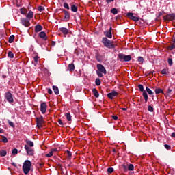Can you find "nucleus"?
I'll list each match as a JSON object with an SVG mask.
<instances>
[{
	"instance_id": "f257e3e1",
	"label": "nucleus",
	"mask_w": 175,
	"mask_h": 175,
	"mask_svg": "<svg viewBox=\"0 0 175 175\" xmlns=\"http://www.w3.org/2000/svg\"><path fill=\"white\" fill-rule=\"evenodd\" d=\"M102 43L104 44L105 47H107V49H116V47H117V44H113V42L110 41L106 37L103 38Z\"/></svg>"
},
{
	"instance_id": "f03ea898",
	"label": "nucleus",
	"mask_w": 175,
	"mask_h": 175,
	"mask_svg": "<svg viewBox=\"0 0 175 175\" xmlns=\"http://www.w3.org/2000/svg\"><path fill=\"white\" fill-rule=\"evenodd\" d=\"M31 166H32V163L29 160H26L23 163V170L25 174H28L31 170Z\"/></svg>"
},
{
	"instance_id": "7ed1b4c3",
	"label": "nucleus",
	"mask_w": 175,
	"mask_h": 175,
	"mask_svg": "<svg viewBox=\"0 0 175 175\" xmlns=\"http://www.w3.org/2000/svg\"><path fill=\"white\" fill-rule=\"evenodd\" d=\"M5 98L9 103H13L14 102V100L13 99V94H12L10 92H7L5 94Z\"/></svg>"
},
{
	"instance_id": "20e7f679",
	"label": "nucleus",
	"mask_w": 175,
	"mask_h": 175,
	"mask_svg": "<svg viewBox=\"0 0 175 175\" xmlns=\"http://www.w3.org/2000/svg\"><path fill=\"white\" fill-rule=\"evenodd\" d=\"M126 16L129 17L130 20H133V21H135V23L139 20V16H135V14L132 12L127 13Z\"/></svg>"
},
{
	"instance_id": "39448f33",
	"label": "nucleus",
	"mask_w": 175,
	"mask_h": 175,
	"mask_svg": "<svg viewBox=\"0 0 175 175\" xmlns=\"http://www.w3.org/2000/svg\"><path fill=\"white\" fill-rule=\"evenodd\" d=\"M62 12L64 13V17L62 19V21H69V20H70V14L66 10H62Z\"/></svg>"
},
{
	"instance_id": "423d86ee",
	"label": "nucleus",
	"mask_w": 175,
	"mask_h": 175,
	"mask_svg": "<svg viewBox=\"0 0 175 175\" xmlns=\"http://www.w3.org/2000/svg\"><path fill=\"white\" fill-rule=\"evenodd\" d=\"M25 149L26 150L27 155H29L30 157H33V154L35 153L32 148L28 146V145H25Z\"/></svg>"
},
{
	"instance_id": "0eeeda50",
	"label": "nucleus",
	"mask_w": 175,
	"mask_h": 175,
	"mask_svg": "<svg viewBox=\"0 0 175 175\" xmlns=\"http://www.w3.org/2000/svg\"><path fill=\"white\" fill-rule=\"evenodd\" d=\"M21 23L25 27H29V25H31V23H29V20L25 19L24 18H21Z\"/></svg>"
},
{
	"instance_id": "6e6552de",
	"label": "nucleus",
	"mask_w": 175,
	"mask_h": 175,
	"mask_svg": "<svg viewBox=\"0 0 175 175\" xmlns=\"http://www.w3.org/2000/svg\"><path fill=\"white\" fill-rule=\"evenodd\" d=\"M47 110V104L46 103H42L40 105V111L42 114H44Z\"/></svg>"
},
{
	"instance_id": "1a4fd4ad",
	"label": "nucleus",
	"mask_w": 175,
	"mask_h": 175,
	"mask_svg": "<svg viewBox=\"0 0 175 175\" xmlns=\"http://www.w3.org/2000/svg\"><path fill=\"white\" fill-rule=\"evenodd\" d=\"M97 69H98L99 72H100L101 73L106 75V68H105V66H103V65L100 64H97Z\"/></svg>"
},
{
	"instance_id": "9d476101",
	"label": "nucleus",
	"mask_w": 175,
	"mask_h": 175,
	"mask_svg": "<svg viewBox=\"0 0 175 175\" xmlns=\"http://www.w3.org/2000/svg\"><path fill=\"white\" fill-rule=\"evenodd\" d=\"M118 96V92L114 90L107 94V97L109 99H113L114 96Z\"/></svg>"
},
{
	"instance_id": "9b49d317",
	"label": "nucleus",
	"mask_w": 175,
	"mask_h": 175,
	"mask_svg": "<svg viewBox=\"0 0 175 175\" xmlns=\"http://www.w3.org/2000/svg\"><path fill=\"white\" fill-rule=\"evenodd\" d=\"M113 28L110 27L109 30L105 32V35L107 38H109V39H111L113 38V34L111 33Z\"/></svg>"
},
{
	"instance_id": "f8f14e48",
	"label": "nucleus",
	"mask_w": 175,
	"mask_h": 175,
	"mask_svg": "<svg viewBox=\"0 0 175 175\" xmlns=\"http://www.w3.org/2000/svg\"><path fill=\"white\" fill-rule=\"evenodd\" d=\"M37 126H42L43 124V117L36 118Z\"/></svg>"
},
{
	"instance_id": "ddd939ff",
	"label": "nucleus",
	"mask_w": 175,
	"mask_h": 175,
	"mask_svg": "<svg viewBox=\"0 0 175 175\" xmlns=\"http://www.w3.org/2000/svg\"><path fill=\"white\" fill-rule=\"evenodd\" d=\"M126 55L124 53H119L118 57L121 62H125V57Z\"/></svg>"
},
{
	"instance_id": "4468645a",
	"label": "nucleus",
	"mask_w": 175,
	"mask_h": 175,
	"mask_svg": "<svg viewBox=\"0 0 175 175\" xmlns=\"http://www.w3.org/2000/svg\"><path fill=\"white\" fill-rule=\"evenodd\" d=\"M39 36H40V38H41V39H43V40H47V36L46 34V32L41 31L39 33Z\"/></svg>"
},
{
	"instance_id": "2eb2a0df",
	"label": "nucleus",
	"mask_w": 175,
	"mask_h": 175,
	"mask_svg": "<svg viewBox=\"0 0 175 175\" xmlns=\"http://www.w3.org/2000/svg\"><path fill=\"white\" fill-rule=\"evenodd\" d=\"M59 30L61 31V32H62V33H64V35L66 36L68 35V33H69V30H68V29L65 28V27H62L59 29Z\"/></svg>"
},
{
	"instance_id": "dca6fc26",
	"label": "nucleus",
	"mask_w": 175,
	"mask_h": 175,
	"mask_svg": "<svg viewBox=\"0 0 175 175\" xmlns=\"http://www.w3.org/2000/svg\"><path fill=\"white\" fill-rule=\"evenodd\" d=\"M142 96L144 98L145 103L148 102V95L147 94V92H142Z\"/></svg>"
},
{
	"instance_id": "f3484780",
	"label": "nucleus",
	"mask_w": 175,
	"mask_h": 175,
	"mask_svg": "<svg viewBox=\"0 0 175 175\" xmlns=\"http://www.w3.org/2000/svg\"><path fill=\"white\" fill-rule=\"evenodd\" d=\"M26 17L27 18H28V20H31V18H33V12L29 11V13L26 14Z\"/></svg>"
},
{
	"instance_id": "a211bd4d",
	"label": "nucleus",
	"mask_w": 175,
	"mask_h": 175,
	"mask_svg": "<svg viewBox=\"0 0 175 175\" xmlns=\"http://www.w3.org/2000/svg\"><path fill=\"white\" fill-rule=\"evenodd\" d=\"M42 29H43V27H42V25H36L35 32H40V31H42Z\"/></svg>"
},
{
	"instance_id": "6ab92c4d",
	"label": "nucleus",
	"mask_w": 175,
	"mask_h": 175,
	"mask_svg": "<svg viewBox=\"0 0 175 175\" xmlns=\"http://www.w3.org/2000/svg\"><path fill=\"white\" fill-rule=\"evenodd\" d=\"M163 18H164L165 21H172V14H167V15L164 16Z\"/></svg>"
},
{
	"instance_id": "aec40b11",
	"label": "nucleus",
	"mask_w": 175,
	"mask_h": 175,
	"mask_svg": "<svg viewBox=\"0 0 175 175\" xmlns=\"http://www.w3.org/2000/svg\"><path fill=\"white\" fill-rule=\"evenodd\" d=\"M68 70H69V72H73V70H75V64H70L68 66Z\"/></svg>"
},
{
	"instance_id": "412c9836",
	"label": "nucleus",
	"mask_w": 175,
	"mask_h": 175,
	"mask_svg": "<svg viewBox=\"0 0 175 175\" xmlns=\"http://www.w3.org/2000/svg\"><path fill=\"white\" fill-rule=\"evenodd\" d=\"M92 93L94 95L95 98H98L99 96V92L96 88L92 89Z\"/></svg>"
},
{
	"instance_id": "4be33fe9",
	"label": "nucleus",
	"mask_w": 175,
	"mask_h": 175,
	"mask_svg": "<svg viewBox=\"0 0 175 175\" xmlns=\"http://www.w3.org/2000/svg\"><path fill=\"white\" fill-rule=\"evenodd\" d=\"M25 142L28 147H33V142L29 139H26Z\"/></svg>"
},
{
	"instance_id": "5701e85b",
	"label": "nucleus",
	"mask_w": 175,
	"mask_h": 175,
	"mask_svg": "<svg viewBox=\"0 0 175 175\" xmlns=\"http://www.w3.org/2000/svg\"><path fill=\"white\" fill-rule=\"evenodd\" d=\"M21 14H25V16H27V13L28 12V10H27V8H22L20 10Z\"/></svg>"
},
{
	"instance_id": "b1692460",
	"label": "nucleus",
	"mask_w": 175,
	"mask_h": 175,
	"mask_svg": "<svg viewBox=\"0 0 175 175\" xmlns=\"http://www.w3.org/2000/svg\"><path fill=\"white\" fill-rule=\"evenodd\" d=\"M52 88L55 95H58V94H59V90L58 89V87L53 85Z\"/></svg>"
},
{
	"instance_id": "393cba45",
	"label": "nucleus",
	"mask_w": 175,
	"mask_h": 175,
	"mask_svg": "<svg viewBox=\"0 0 175 175\" xmlns=\"http://www.w3.org/2000/svg\"><path fill=\"white\" fill-rule=\"evenodd\" d=\"M154 92L157 95H158V94H163V90L161 88H157L155 89Z\"/></svg>"
},
{
	"instance_id": "a878e982",
	"label": "nucleus",
	"mask_w": 175,
	"mask_h": 175,
	"mask_svg": "<svg viewBox=\"0 0 175 175\" xmlns=\"http://www.w3.org/2000/svg\"><path fill=\"white\" fill-rule=\"evenodd\" d=\"M132 59V56L131 55H126L125 57L124 62H129Z\"/></svg>"
},
{
	"instance_id": "bb28decb",
	"label": "nucleus",
	"mask_w": 175,
	"mask_h": 175,
	"mask_svg": "<svg viewBox=\"0 0 175 175\" xmlns=\"http://www.w3.org/2000/svg\"><path fill=\"white\" fill-rule=\"evenodd\" d=\"M146 91L148 94V95H154V92H152V90H151V89L146 88Z\"/></svg>"
},
{
	"instance_id": "cd10ccee",
	"label": "nucleus",
	"mask_w": 175,
	"mask_h": 175,
	"mask_svg": "<svg viewBox=\"0 0 175 175\" xmlns=\"http://www.w3.org/2000/svg\"><path fill=\"white\" fill-rule=\"evenodd\" d=\"M66 117L68 121H72V116H70V113H66Z\"/></svg>"
},
{
	"instance_id": "c85d7f7f",
	"label": "nucleus",
	"mask_w": 175,
	"mask_h": 175,
	"mask_svg": "<svg viewBox=\"0 0 175 175\" xmlns=\"http://www.w3.org/2000/svg\"><path fill=\"white\" fill-rule=\"evenodd\" d=\"M71 10L74 12L76 13V12H77V6H76L75 5H72L71 6Z\"/></svg>"
},
{
	"instance_id": "c756f323",
	"label": "nucleus",
	"mask_w": 175,
	"mask_h": 175,
	"mask_svg": "<svg viewBox=\"0 0 175 175\" xmlns=\"http://www.w3.org/2000/svg\"><path fill=\"white\" fill-rule=\"evenodd\" d=\"M8 56L12 59L13 58H14V54H13V52L12 51H9L8 53Z\"/></svg>"
},
{
	"instance_id": "7c9ffc66",
	"label": "nucleus",
	"mask_w": 175,
	"mask_h": 175,
	"mask_svg": "<svg viewBox=\"0 0 175 175\" xmlns=\"http://www.w3.org/2000/svg\"><path fill=\"white\" fill-rule=\"evenodd\" d=\"M138 88H139V91H141V92H146V90H144V88L143 85H142V84L138 85Z\"/></svg>"
},
{
	"instance_id": "2f4dec72",
	"label": "nucleus",
	"mask_w": 175,
	"mask_h": 175,
	"mask_svg": "<svg viewBox=\"0 0 175 175\" xmlns=\"http://www.w3.org/2000/svg\"><path fill=\"white\" fill-rule=\"evenodd\" d=\"M14 41V36L12 35L10 36L8 42L9 43H13Z\"/></svg>"
},
{
	"instance_id": "473e14b6",
	"label": "nucleus",
	"mask_w": 175,
	"mask_h": 175,
	"mask_svg": "<svg viewBox=\"0 0 175 175\" xmlns=\"http://www.w3.org/2000/svg\"><path fill=\"white\" fill-rule=\"evenodd\" d=\"M95 83H96V85H100V84H102V82L100 81V79L99 78L96 79Z\"/></svg>"
},
{
	"instance_id": "72a5a7b5",
	"label": "nucleus",
	"mask_w": 175,
	"mask_h": 175,
	"mask_svg": "<svg viewBox=\"0 0 175 175\" xmlns=\"http://www.w3.org/2000/svg\"><path fill=\"white\" fill-rule=\"evenodd\" d=\"M6 154H8V152H6V150H1L0 152V155L1 157H6Z\"/></svg>"
},
{
	"instance_id": "f704fd0d",
	"label": "nucleus",
	"mask_w": 175,
	"mask_h": 175,
	"mask_svg": "<svg viewBox=\"0 0 175 175\" xmlns=\"http://www.w3.org/2000/svg\"><path fill=\"white\" fill-rule=\"evenodd\" d=\"M111 13H112L113 14H117V13H118V10H117L116 8H112L111 10Z\"/></svg>"
},
{
	"instance_id": "c9c22d12",
	"label": "nucleus",
	"mask_w": 175,
	"mask_h": 175,
	"mask_svg": "<svg viewBox=\"0 0 175 175\" xmlns=\"http://www.w3.org/2000/svg\"><path fill=\"white\" fill-rule=\"evenodd\" d=\"M134 169L135 166H133V164H129V165L128 166V170L132 171L134 170Z\"/></svg>"
},
{
	"instance_id": "e433bc0d",
	"label": "nucleus",
	"mask_w": 175,
	"mask_h": 175,
	"mask_svg": "<svg viewBox=\"0 0 175 175\" xmlns=\"http://www.w3.org/2000/svg\"><path fill=\"white\" fill-rule=\"evenodd\" d=\"M18 152V150H17V148H14L12 151V155H17Z\"/></svg>"
},
{
	"instance_id": "4c0bfd02",
	"label": "nucleus",
	"mask_w": 175,
	"mask_h": 175,
	"mask_svg": "<svg viewBox=\"0 0 175 175\" xmlns=\"http://www.w3.org/2000/svg\"><path fill=\"white\" fill-rule=\"evenodd\" d=\"M63 6L65 9H67L68 10H69L70 8H69V4H68V3L66 2L64 3Z\"/></svg>"
},
{
	"instance_id": "58836bf2",
	"label": "nucleus",
	"mask_w": 175,
	"mask_h": 175,
	"mask_svg": "<svg viewBox=\"0 0 175 175\" xmlns=\"http://www.w3.org/2000/svg\"><path fill=\"white\" fill-rule=\"evenodd\" d=\"M54 154V152H53L51 150V152L49 153V154H46V157L47 158H50L51 157H53V154Z\"/></svg>"
},
{
	"instance_id": "ea45409f",
	"label": "nucleus",
	"mask_w": 175,
	"mask_h": 175,
	"mask_svg": "<svg viewBox=\"0 0 175 175\" xmlns=\"http://www.w3.org/2000/svg\"><path fill=\"white\" fill-rule=\"evenodd\" d=\"M138 62L143 64V62H144V58H143V57H138Z\"/></svg>"
},
{
	"instance_id": "a19ab883",
	"label": "nucleus",
	"mask_w": 175,
	"mask_h": 175,
	"mask_svg": "<svg viewBox=\"0 0 175 175\" xmlns=\"http://www.w3.org/2000/svg\"><path fill=\"white\" fill-rule=\"evenodd\" d=\"M66 154L68 158H71V157H72V152H71L70 151L67 150V151L66 152Z\"/></svg>"
},
{
	"instance_id": "79ce46f5",
	"label": "nucleus",
	"mask_w": 175,
	"mask_h": 175,
	"mask_svg": "<svg viewBox=\"0 0 175 175\" xmlns=\"http://www.w3.org/2000/svg\"><path fill=\"white\" fill-rule=\"evenodd\" d=\"M148 111H150L151 113H152V111H154V107H152V106H151V105H148Z\"/></svg>"
},
{
	"instance_id": "37998d69",
	"label": "nucleus",
	"mask_w": 175,
	"mask_h": 175,
	"mask_svg": "<svg viewBox=\"0 0 175 175\" xmlns=\"http://www.w3.org/2000/svg\"><path fill=\"white\" fill-rule=\"evenodd\" d=\"M167 62L170 66H172V65H173V59H172V58H169L167 59Z\"/></svg>"
},
{
	"instance_id": "c03bdc74",
	"label": "nucleus",
	"mask_w": 175,
	"mask_h": 175,
	"mask_svg": "<svg viewBox=\"0 0 175 175\" xmlns=\"http://www.w3.org/2000/svg\"><path fill=\"white\" fill-rule=\"evenodd\" d=\"M2 142L3 143H8V138L5 136H2Z\"/></svg>"
},
{
	"instance_id": "a18cd8bd",
	"label": "nucleus",
	"mask_w": 175,
	"mask_h": 175,
	"mask_svg": "<svg viewBox=\"0 0 175 175\" xmlns=\"http://www.w3.org/2000/svg\"><path fill=\"white\" fill-rule=\"evenodd\" d=\"M122 167L124 172H128V167L125 164L122 165Z\"/></svg>"
},
{
	"instance_id": "49530a36",
	"label": "nucleus",
	"mask_w": 175,
	"mask_h": 175,
	"mask_svg": "<svg viewBox=\"0 0 175 175\" xmlns=\"http://www.w3.org/2000/svg\"><path fill=\"white\" fill-rule=\"evenodd\" d=\"M8 122L10 126H12V128H14V123H13V122H11L10 120H8Z\"/></svg>"
},
{
	"instance_id": "de8ad7c7",
	"label": "nucleus",
	"mask_w": 175,
	"mask_h": 175,
	"mask_svg": "<svg viewBox=\"0 0 175 175\" xmlns=\"http://www.w3.org/2000/svg\"><path fill=\"white\" fill-rule=\"evenodd\" d=\"M107 172L108 173H113V172H114V169L113 167H109L107 169Z\"/></svg>"
},
{
	"instance_id": "09e8293b",
	"label": "nucleus",
	"mask_w": 175,
	"mask_h": 175,
	"mask_svg": "<svg viewBox=\"0 0 175 175\" xmlns=\"http://www.w3.org/2000/svg\"><path fill=\"white\" fill-rule=\"evenodd\" d=\"M38 10H39V12H43V10H44V8L43 6H39Z\"/></svg>"
},
{
	"instance_id": "8fccbe9b",
	"label": "nucleus",
	"mask_w": 175,
	"mask_h": 175,
	"mask_svg": "<svg viewBox=\"0 0 175 175\" xmlns=\"http://www.w3.org/2000/svg\"><path fill=\"white\" fill-rule=\"evenodd\" d=\"M174 49V44L168 46V50H173Z\"/></svg>"
},
{
	"instance_id": "3c124183",
	"label": "nucleus",
	"mask_w": 175,
	"mask_h": 175,
	"mask_svg": "<svg viewBox=\"0 0 175 175\" xmlns=\"http://www.w3.org/2000/svg\"><path fill=\"white\" fill-rule=\"evenodd\" d=\"M103 72H97V75L98 76V77H103V74H102Z\"/></svg>"
},
{
	"instance_id": "603ef678",
	"label": "nucleus",
	"mask_w": 175,
	"mask_h": 175,
	"mask_svg": "<svg viewBox=\"0 0 175 175\" xmlns=\"http://www.w3.org/2000/svg\"><path fill=\"white\" fill-rule=\"evenodd\" d=\"M161 73H162V75H167V72L166 69H165V68L163 69V70H161Z\"/></svg>"
},
{
	"instance_id": "864d4df0",
	"label": "nucleus",
	"mask_w": 175,
	"mask_h": 175,
	"mask_svg": "<svg viewBox=\"0 0 175 175\" xmlns=\"http://www.w3.org/2000/svg\"><path fill=\"white\" fill-rule=\"evenodd\" d=\"M164 146L166 150H170L171 148L170 146H169L168 144H165Z\"/></svg>"
},
{
	"instance_id": "5fc2aeb1",
	"label": "nucleus",
	"mask_w": 175,
	"mask_h": 175,
	"mask_svg": "<svg viewBox=\"0 0 175 175\" xmlns=\"http://www.w3.org/2000/svg\"><path fill=\"white\" fill-rule=\"evenodd\" d=\"M34 61L35 62H38L39 61V56L37 55L34 57Z\"/></svg>"
},
{
	"instance_id": "6e6d98bb",
	"label": "nucleus",
	"mask_w": 175,
	"mask_h": 175,
	"mask_svg": "<svg viewBox=\"0 0 175 175\" xmlns=\"http://www.w3.org/2000/svg\"><path fill=\"white\" fill-rule=\"evenodd\" d=\"M58 123L59 124V125H61L62 126H64V122H62V120H61V119H59L58 120Z\"/></svg>"
},
{
	"instance_id": "4d7b16f0",
	"label": "nucleus",
	"mask_w": 175,
	"mask_h": 175,
	"mask_svg": "<svg viewBox=\"0 0 175 175\" xmlns=\"http://www.w3.org/2000/svg\"><path fill=\"white\" fill-rule=\"evenodd\" d=\"M112 118L113 120H115V121H117V120H118V116H112Z\"/></svg>"
},
{
	"instance_id": "13d9d810",
	"label": "nucleus",
	"mask_w": 175,
	"mask_h": 175,
	"mask_svg": "<svg viewBox=\"0 0 175 175\" xmlns=\"http://www.w3.org/2000/svg\"><path fill=\"white\" fill-rule=\"evenodd\" d=\"M96 59H97V61H98V62H100L102 60L100 59V57L99 56V55H97L96 57Z\"/></svg>"
},
{
	"instance_id": "bf43d9fd",
	"label": "nucleus",
	"mask_w": 175,
	"mask_h": 175,
	"mask_svg": "<svg viewBox=\"0 0 175 175\" xmlns=\"http://www.w3.org/2000/svg\"><path fill=\"white\" fill-rule=\"evenodd\" d=\"M48 94L51 95L53 94V90H51V89H48Z\"/></svg>"
},
{
	"instance_id": "052dcab7",
	"label": "nucleus",
	"mask_w": 175,
	"mask_h": 175,
	"mask_svg": "<svg viewBox=\"0 0 175 175\" xmlns=\"http://www.w3.org/2000/svg\"><path fill=\"white\" fill-rule=\"evenodd\" d=\"M172 91H173V90H172V89H170V88H169L167 90V94H172Z\"/></svg>"
},
{
	"instance_id": "680f3d73",
	"label": "nucleus",
	"mask_w": 175,
	"mask_h": 175,
	"mask_svg": "<svg viewBox=\"0 0 175 175\" xmlns=\"http://www.w3.org/2000/svg\"><path fill=\"white\" fill-rule=\"evenodd\" d=\"M172 20H175V14H171Z\"/></svg>"
},
{
	"instance_id": "e2e57ef3",
	"label": "nucleus",
	"mask_w": 175,
	"mask_h": 175,
	"mask_svg": "<svg viewBox=\"0 0 175 175\" xmlns=\"http://www.w3.org/2000/svg\"><path fill=\"white\" fill-rule=\"evenodd\" d=\"M51 150L53 151V152H57V151H58V148H53V149H51Z\"/></svg>"
},
{
	"instance_id": "0e129e2a",
	"label": "nucleus",
	"mask_w": 175,
	"mask_h": 175,
	"mask_svg": "<svg viewBox=\"0 0 175 175\" xmlns=\"http://www.w3.org/2000/svg\"><path fill=\"white\" fill-rule=\"evenodd\" d=\"M114 0H106L107 3H111V2H113Z\"/></svg>"
},
{
	"instance_id": "69168bd1",
	"label": "nucleus",
	"mask_w": 175,
	"mask_h": 175,
	"mask_svg": "<svg viewBox=\"0 0 175 175\" xmlns=\"http://www.w3.org/2000/svg\"><path fill=\"white\" fill-rule=\"evenodd\" d=\"M39 167H43V163H38Z\"/></svg>"
},
{
	"instance_id": "338daca9",
	"label": "nucleus",
	"mask_w": 175,
	"mask_h": 175,
	"mask_svg": "<svg viewBox=\"0 0 175 175\" xmlns=\"http://www.w3.org/2000/svg\"><path fill=\"white\" fill-rule=\"evenodd\" d=\"M75 54H76L77 55H79V51L77 50L75 51Z\"/></svg>"
},
{
	"instance_id": "774afa93",
	"label": "nucleus",
	"mask_w": 175,
	"mask_h": 175,
	"mask_svg": "<svg viewBox=\"0 0 175 175\" xmlns=\"http://www.w3.org/2000/svg\"><path fill=\"white\" fill-rule=\"evenodd\" d=\"M172 137H175V133H172Z\"/></svg>"
}]
</instances>
